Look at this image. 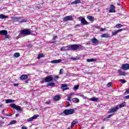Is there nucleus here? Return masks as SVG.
Masks as SVG:
<instances>
[{"instance_id": "f257e3e1", "label": "nucleus", "mask_w": 129, "mask_h": 129, "mask_svg": "<svg viewBox=\"0 0 129 129\" xmlns=\"http://www.w3.org/2000/svg\"><path fill=\"white\" fill-rule=\"evenodd\" d=\"M31 33H32V31L30 29H23L21 31V33L19 35L18 37L21 38L24 36H29V35H31Z\"/></svg>"}, {"instance_id": "f03ea898", "label": "nucleus", "mask_w": 129, "mask_h": 129, "mask_svg": "<svg viewBox=\"0 0 129 129\" xmlns=\"http://www.w3.org/2000/svg\"><path fill=\"white\" fill-rule=\"evenodd\" d=\"M56 81L55 79H53L52 75L48 76L43 79L41 81L40 83H44V82H50V81Z\"/></svg>"}, {"instance_id": "7ed1b4c3", "label": "nucleus", "mask_w": 129, "mask_h": 129, "mask_svg": "<svg viewBox=\"0 0 129 129\" xmlns=\"http://www.w3.org/2000/svg\"><path fill=\"white\" fill-rule=\"evenodd\" d=\"M75 112L74 109H66L63 111V113L66 115H69V114H73Z\"/></svg>"}, {"instance_id": "20e7f679", "label": "nucleus", "mask_w": 129, "mask_h": 129, "mask_svg": "<svg viewBox=\"0 0 129 129\" xmlns=\"http://www.w3.org/2000/svg\"><path fill=\"white\" fill-rule=\"evenodd\" d=\"M10 106L12 107V108H15L16 110H18L19 112L22 111V107L21 106L17 105L16 104L12 103L10 104Z\"/></svg>"}, {"instance_id": "39448f33", "label": "nucleus", "mask_w": 129, "mask_h": 129, "mask_svg": "<svg viewBox=\"0 0 129 129\" xmlns=\"http://www.w3.org/2000/svg\"><path fill=\"white\" fill-rule=\"evenodd\" d=\"M69 51H76L78 50V44H72L69 45Z\"/></svg>"}, {"instance_id": "423d86ee", "label": "nucleus", "mask_w": 129, "mask_h": 129, "mask_svg": "<svg viewBox=\"0 0 129 129\" xmlns=\"http://www.w3.org/2000/svg\"><path fill=\"white\" fill-rule=\"evenodd\" d=\"M73 20V17L72 16H68L64 17L63 19V22H67L68 21H72Z\"/></svg>"}, {"instance_id": "0eeeda50", "label": "nucleus", "mask_w": 129, "mask_h": 129, "mask_svg": "<svg viewBox=\"0 0 129 129\" xmlns=\"http://www.w3.org/2000/svg\"><path fill=\"white\" fill-rule=\"evenodd\" d=\"M81 18V23L82 24L83 26H85V25H89V23L86 21L85 20V18L83 17H80Z\"/></svg>"}, {"instance_id": "6e6552de", "label": "nucleus", "mask_w": 129, "mask_h": 129, "mask_svg": "<svg viewBox=\"0 0 129 129\" xmlns=\"http://www.w3.org/2000/svg\"><path fill=\"white\" fill-rule=\"evenodd\" d=\"M122 70L126 71L129 70V63H124L122 65Z\"/></svg>"}, {"instance_id": "1a4fd4ad", "label": "nucleus", "mask_w": 129, "mask_h": 129, "mask_svg": "<svg viewBox=\"0 0 129 129\" xmlns=\"http://www.w3.org/2000/svg\"><path fill=\"white\" fill-rule=\"evenodd\" d=\"M37 117H39V114H35L33 116L27 119V121H32L34 119H36Z\"/></svg>"}, {"instance_id": "9d476101", "label": "nucleus", "mask_w": 129, "mask_h": 129, "mask_svg": "<svg viewBox=\"0 0 129 129\" xmlns=\"http://www.w3.org/2000/svg\"><path fill=\"white\" fill-rule=\"evenodd\" d=\"M68 86V85L67 84H61L60 88H63L62 91H65L66 90H68V89H69V88L67 87Z\"/></svg>"}, {"instance_id": "9b49d317", "label": "nucleus", "mask_w": 129, "mask_h": 129, "mask_svg": "<svg viewBox=\"0 0 129 129\" xmlns=\"http://www.w3.org/2000/svg\"><path fill=\"white\" fill-rule=\"evenodd\" d=\"M122 31H123V29H122L115 30L114 32H112V35L115 36V35H117L118 33H120V32H122Z\"/></svg>"}, {"instance_id": "f8f14e48", "label": "nucleus", "mask_w": 129, "mask_h": 129, "mask_svg": "<svg viewBox=\"0 0 129 129\" xmlns=\"http://www.w3.org/2000/svg\"><path fill=\"white\" fill-rule=\"evenodd\" d=\"M109 13H115V7L113 5H110Z\"/></svg>"}, {"instance_id": "ddd939ff", "label": "nucleus", "mask_w": 129, "mask_h": 129, "mask_svg": "<svg viewBox=\"0 0 129 129\" xmlns=\"http://www.w3.org/2000/svg\"><path fill=\"white\" fill-rule=\"evenodd\" d=\"M92 43H93V44H94L95 45H98V44H99V41H98V40H97V39L95 38H93L92 39Z\"/></svg>"}, {"instance_id": "4468645a", "label": "nucleus", "mask_w": 129, "mask_h": 129, "mask_svg": "<svg viewBox=\"0 0 129 129\" xmlns=\"http://www.w3.org/2000/svg\"><path fill=\"white\" fill-rule=\"evenodd\" d=\"M0 35L1 36H7L8 35V31L6 30H0Z\"/></svg>"}, {"instance_id": "2eb2a0df", "label": "nucleus", "mask_w": 129, "mask_h": 129, "mask_svg": "<svg viewBox=\"0 0 129 129\" xmlns=\"http://www.w3.org/2000/svg\"><path fill=\"white\" fill-rule=\"evenodd\" d=\"M62 60L61 59H55V60H53L50 61V63L52 64H57L58 63H60V62Z\"/></svg>"}, {"instance_id": "dca6fc26", "label": "nucleus", "mask_w": 129, "mask_h": 129, "mask_svg": "<svg viewBox=\"0 0 129 129\" xmlns=\"http://www.w3.org/2000/svg\"><path fill=\"white\" fill-rule=\"evenodd\" d=\"M118 110V107L113 108L110 109L109 113H113V112H115V111H117Z\"/></svg>"}, {"instance_id": "f3484780", "label": "nucleus", "mask_w": 129, "mask_h": 129, "mask_svg": "<svg viewBox=\"0 0 129 129\" xmlns=\"http://www.w3.org/2000/svg\"><path fill=\"white\" fill-rule=\"evenodd\" d=\"M60 51H69V45L67 46H64L60 49Z\"/></svg>"}, {"instance_id": "a211bd4d", "label": "nucleus", "mask_w": 129, "mask_h": 129, "mask_svg": "<svg viewBox=\"0 0 129 129\" xmlns=\"http://www.w3.org/2000/svg\"><path fill=\"white\" fill-rule=\"evenodd\" d=\"M21 80H26V79H28V75H22L20 77Z\"/></svg>"}, {"instance_id": "6ab92c4d", "label": "nucleus", "mask_w": 129, "mask_h": 129, "mask_svg": "<svg viewBox=\"0 0 129 129\" xmlns=\"http://www.w3.org/2000/svg\"><path fill=\"white\" fill-rule=\"evenodd\" d=\"M5 101L6 103H14V102H15V100L10 99H6Z\"/></svg>"}, {"instance_id": "aec40b11", "label": "nucleus", "mask_w": 129, "mask_h": 129, "mask_svg": "<svg viewBox=\"0 0 129 129\" xmlns=\"http://www.w3.org/2000/svg\"><path fill=\"white\" fill-rule=\"evenodd\" d=\"M22 17H14V21H16V22H20L21 20H22Z\"/></svg>"}, {"instance_id": "412c9836", "label": "nucleus", "mask_w": 129, "mask_h": 129, "mask_svg": "<svg viewBox=\"0 0 129 129\" xmlns=\"http://www.w3.org/2000/svg\"><path fill=\"white\" fill-rule=\"evenodd\" d=\"M9 18V16L5 15L4 14H0V19H2L3 20L5 19H8Z\"/></svg>"}, {"instance_id": "4be33fe9", "label": "nucleus", "mask_w": 129, "mask_h": 129, "mask_svg": "<svg viewBox=\"0 0 129 129\" xmlns=\"http://www.w3.org/2000/svg\"><path fill=\"white\" fill-rule=\"evenodd\" d=\"M80 3H81L80 0H76L71 3V5H77V4H80Z\"/></svg>"}, {"instance_id": "5701e85b", "label": "nucleus", "mask_w": 129, "mask_h": 129, "mask_svg": "<svg viewBox=\"0 0 129 129\" xmlns=\"http://www.w3.org/2000/svg\"><path fill=\"white\" fill-rule=\"evenodd\" d=\"M60 99V96L56 95L54 97L53 99V101H58Z\"/></svg>"}, {"instance_id": "b1692460", "label": "nucleus", "mask_w": 129, "mask_h": 129, "mask_svg": "<svg viewBox=\"0 0 129 129\" xmlns=\"http://www.w3.org/2000/svg\"><path fill=\"white\" fill-rule=\"evenodd\" d=\"M87 19L89 20L91 22H94V17L91 16H88Z\"/></svg>"}, {"instance_id": "393cba45", "label": "nucleus", "mask_w": 129, "mask_h": 129, "mask_svg": "<svg viewBox=\"0 0 129 129\" xmlns=\"http://www.w3.org/2000/svg\"><path fill=\"white\" fill-rule=\"evenodd\" d=\"M96 61H97L96 58H90L87 59V62H95Z\"/></svg>"}, {"instance_id": "a878e982", "label": "nucleus", "mask_w": 129, "mask_h": 129, "mask_svg": "<svg viewBox=\"0 0 129 129\" xmlns=\"http://www.w3.org/2000/svg\"><path fill=\"white\" fill-rule=\"evenodd\" d=\"M72 100L73 102H74V103H78V102H79V99L77 98H73Z\"/></svg>"}, {"instance_id": "bb28decb", "label": "nucleus", "mask_w": 129, "mask_h": 129, "mask_svg": "<svg viewBox=\"0 0 129 129\" xmlns=\"http://www.w3.org/2000/svg\"><path fill=\"white\" fill-rule=\"evenodd\" d=\"M77 123H78V121H73L72 122V123H71V127H73L74 126V125L76 124Z\"/></svg>"}, {"instance_id": "cd10ccee", "label": "nucleus", "mask_w": 129, "mask_h": 129, "mask_svg": "<svg viewBox=\"0 0 129 129\" xmlns=\"http://www.w3.org/2000/svg\"><path fill=\"white\" fill-rule=\"evenodd\" d=\"M102 38H109V35L107 33L103 34L101 35Z\"/></svg>"}, {"instance_id": "c85d7f7f", "label": "nucleus", "mask_w": 129, "mask_h": 129, "mask_svg": "<svg viewBox=\"0 0 129 129\" xmlns=\"http://www.w3.org/2000/svg\"><path fill=\"white\" fill-rule=\"evenodd\" d=\"M78 49L79 50H84V49H85V47L82 45H78Z\"/></svg>"}, {"instance_id": "c756f323", "label": "nucleus", "mask_w": 129, "mask_h": 129, "mask_svg": "<svg viewBox=\"0 0 129 129\" xmlns=\"http://www.w3.org/2000/svg\"><path fill=\"white\" fill-rule=\"evenodd\" d=\"M119 74L120 76H125V74L124 72L119 71H118Z\"/></svg>"}, {"instance_id": "7c9ffc66", "label": "nucleus", "mask_w": 129, "mask_h": 129, "mask_svg": "<svg viewBox=\"0 0 129 129\" xmlns=\"http://www.w3.org/2000/svg\"><path fill=\"white\" fill-rule=\"evenodd\" d=\"M45 55H44V53H40L38 54V56H37V59H39L40 58H43Z\"/></svg>"}, {"instance_id": "2f4dec72", "label": "nucleus", "mask_w": 129, "mask_h": 129, "mask_svg": "<svg viewBox=\"0 0 129 129\" xmlns=\"http://www.w3.org/2000/svg\"><path fill=\"white\" fill-rule=\"evenodd\" d=\"M90 100H91V101H98V98L93 97L90 98Z\"/></svg>"}, {"instance_id": "473e14b6", "label": "nucleus", "mask_w": 129, "mask_h": 129, "mask_svg": "<svg viewBox=\"0 0 129 129\" xmlns=\"http://www.w3.org/2000/svg\"><path fill=\"white\" fill-rule=\"evenodd\" d=\"M123 27V25L120 24H118L116 25L115 27L117 28V29H119V28H121Z\"/></svg>"}, {"instance_id": "72a5a7b5", "label": "nucleus", "mask_w": 129, "mask_h": 129, "mask_svg": "<svg viewBox=\"0 0 129 129\" xmlns=\"http://www.w3.org/2000/svg\"><path fill=\"white\" fill-rule=\"evenodd\" d=\"M47 87L51 86V87H54L55 86V83H50L48 84H47Z\"/></svg>"}, {"instance_id": "f704fd0d", "label": "nucleus", "mask_w": 129, "mask_h": 129, "mask_svg": "<svg viewBox=\"0 0 129 129\" xmlns=\"http://www.w3.org/2000/svg\"><path fill=\"white\" fill-rule=\"evenodd\" d=\"M14 57H15L16 58H18V57L20 56V53L19 52H16L14 54Z\"/></svg>"}, {"instance_id": "c9c22d12", "label": "nucleus", "mask_w": 129, "mask_h": 129, "mask_svg": "<svg viewBox=\"0 0 129 129\" xmlns=\"http://www.w3.org/2000/svg\"><path fill=\"white\" fill-rule=\"evenodd\" d=\"M125 106V103H122L121 104L119 105V108H121V107H123L124 106Z\"/></svg>"}, {"instance_id": "e433bc0d", "label": "nucleus", "mask_w": 129, "mask_h": 129, "mask_svg": "<svg viewBox=\"0 0 129 129\" xmlns=\"http://www.w3.org/2000/svg\"><path fill=\"white\" fill-rule=\"evenodd\" d=\"M28 21V20L27 19H23L22 20H20V24H23V23H26V22H27Z\"/></svg>"}, {"instance_id": "4c0bfd02", "label": "nucleus", "mask_w": 129, "mask_h": 129, "mask_svg": "<svg viewBox=\"0 0 129 129\" xmlns=\"http://www.w3.org/2000/svg\"><path fill=\"white\" fill-rule=\"evenodd\" d=\"M78 88H79V85H75L74 87V90H77V89H78Z\"/></svg>"}, {"instance_id": "58836bf2", "label": "nucleus", "mask_w": 129, "mask_h": 129, "mask_svg": "<svg viewBox=\"0 0 129 129\" xmlns=\"http://www.w3.org/2000/svg\"><path fill=\"white\" fill-rule=\"evenodd\" d=\"M119 81L120 82H121V83H122L123 84H124V83H125L126 82V81H125V80H122V79H120L119 80Z\"/></svg>"}, {"instance_id": "ea45409f", "label": "nucleus", "mask_w": 129, "mask_h": 129, "mask_svg": "<svg viewBox=\"0 0 129 129\" xmlns=\"http://www.w3.org/2000/svg\"><path fill=\"white\" fill-rule=\"evenodd\" d=\"M16 122H17V121L16 120H13L10 122V124H14V123H16Z\"/></svg>"}, {"instance_id": "a19ab883", "label": "nucleus", "mask_w": 129, "mask_h": 129, "mask_svg": "<svg viewBox=\"0 0 129 129\" xmlns=\"http://www.w3.org/2000/svg\"><path fill=\"white\" fill-rule=\"evenodd\" d=\"M80 96H81L82 97H83V98L84 99H86V98H87V97H86V96H85L84 95H80Z\"/></svg>"}, {"instance_id": "79ce46f5", "label": "nucleus", "mask_w": 129, "mask_h": 129, "mask_svg": "<svg viewBox=\"0 0 129 129\" xmlns=\"http://www.w3.org/2000/svg\"><path fill=\"white\" fill-rule=\"evenodd\" d=\"M111 84H112V83L109 82V83L107 84V85L108 87H110V86H111Z\"/></svg>"}, {"instance_id": "37998d69", "label": "nucleus", "mask_w": 129, "mask_h": 129, "mask_svg": "<svg viewBox=\"0 0 129 129\" xmlns=\"http://www.w3.org/2000/svg\"><path fill=\"white\" fill-rule=\"evenodd\" d=\"M64 72V70L63 69H61L60 70V72L59 73V74H61V73H63Z\"/></svg>"}, {"instance_id": "c03bdc74", "label": "nucleus", "mask_w": 129, "mask_h": 129, "mask_svg": "<svg viewBox=\"0 0 129 129\" xmlns=\"http://www.w3.org/2000/svg\"><path fill=\"white\" fill-rule=\"evenodd\" d=\"M72 60H74L75 61H76V60H78V58H77V57H72Z\"/></svg>"}, {"instance_id": "a18cd8bd", "label": "nucleus", "mask_w": 129, "mask_h": 129, "mask_svg": "<svg viewBox=\"0 0 129 129\" xmlns=\"http://www.w3.org/2000/svg\"><path fill=\"white\" fill-rule=\"evenodd\" d=\"M100 32H103L105 31V28H100Z\"/></svg>"}, {"instance_id": "49530a36", "label": "nucleus", "mask_w": 129, "mask_h": 129, "mask_svg": "<svg viewBox=\"0 0 129 129\" xmlns=\"http://www.w3.org/2000/svg\"><path fill=\"white\" fill-rule=\"evenodd\" d=\"M125 94H128L129 93V89L128 90H127L125 92Z\"/></svg>"}, {"instance_id": "de8ad7c7", "label": "nucleus", "mask_w": 129, "mask_h": 129, "mask_svg": "<svg viewBox=\"0 0 129 129\" xmlns=\"http://www.w3.org/2000/svg\"><path fill=\"white\" fill-rule=\"evenodd\" d=\"M68 100H69V101H71V96L68 97Z\"/></svg>"}, {"instance_id": "09e8293b", "label": "nucleus", "mask_w": 129, "mask_h": 129, "mask_svg": "<svg viewBox=\"0 0 129 129\" xmlns=\"http://www.w3.org/2000/svg\"><path fill=\"white\" fill-rule=\"evenodd\" d=\"M27 47L28 48H32V47H33V46L31 44H29L27 45Z\"/></svg>"}, {"instance_id": "8fccbe9b", "label": "nucleus", "mask_w": 129, "mask_h": 129, "mask_svg": "<svg viewBox=\"0 0 129 129\" xmlns=\"http://www.w3.org/2000/svg\"><path fill=\"white\" fill-rule=\"evenodd\" d=\"M56 38H57V36H53L52 40H56Z\"/></svg>"}, {"instance_id": "3c124183", "label": "nucleus", "mask_w": 129, "mask_h": 129, "mask_svg": "<svg viewBox=\"0 0 129 129\" xmlns=\"http://www.w3.org/2000/svg\"><path fill=\"white\" fill-rule=\"evenodd\" d=\"M58 78H59V76H55L54 79H55V80H56V79H58Z\"/></svg>"}, {"instance_id": "603ef678", "label": "nucleus", "mask_w": 129, "mask_h": 129, "mask_svg": "<svg viewBox=\"0 0 129 129\" xmlns=\"http://www.w3.org/2000/svg\"><path fill=\"white\" fill-rule=\"evenodd\" d=\"M125 98H126V99H129V95L125 96Z\"/></svg>"}, {"instance_id": "864d4df0", "label": "nucleus", "mask_w": 129, "mask_h": 129, "mask_svg": "<svg viewBox=\"0 0 129 129\" xmlns=\"http://www.w3.org/2000/svg\"><path fill=\"white\" fill-rule=\"evenodd\" d=\"M14 86L15 87L19 86V84H14Z\"/></svg>"}, {"instance_id": "5fc2aeb1", "label": "nucleus", "mask_w": 129, "mask_h": 129, "mask_svg": "<svg viewBox=\"0 0 129 129\" xmlns=\"http://www.w3.org/2000/svg\"><path fill=\"white\" fill-rule=\"evenodd\" d=\"M112 116V114L109 115L107 116V118H109L110 117H111V116Z\"/></svg>"}, {"instance_id": "6e6d98bb", "label": "nucleus", "mask_w": 129, "mask_h": 129, "mask_svg": "<svg viewBox=\"0 0 129 129\" xmlns=\"http://www.w3.org/2000/svg\"><path fill=\"white\" fill-rule=\"evenodd\" d=\"M117 6H121V3H120V2L117 3Z\"/></svg>"}, {"instance_id": "4d7b16f0", "label": "nucleus", "mask_w": 129, "mask_h": 129, "mask_svg": "<svg viewBox=\"0 0 129 129\" xmlns=\"http://www.w3.org/2000/svg\"><path fill=\"white\" fill-rule=\"evenodd\" d=\"M21 128L22 129H27V127L23 126Z\"/></svg>"}, {"instance_id": "13d9d810", "label": "nucleus", "mask_w": 129, "mask_h": 129, "mask_svg": "<svg viewBox=\"0 0 129 129\" xmlns=\"http://www.w3.org/2000/svg\"><path fill=\"white\" fill-rule=\"evenodd\" d=\"M16 117H18V116H20V114H16Z\"/></svg>"}, {"instance_id": "bf43d9fd", "label": "nucleus", "mask_w": 129, "mask_h": 129, "mask_svg": "<svg viewBox=\"0 0 129 129\" xmlns=\"http://www.w3.org/2000/svg\"><path fill=\"white\" fill-rule=\"evenodd\" d=\"M67 106H70V103H69V102H68V105Z\"/></svg>"}, {"instance_id": "052dcab7", "label": "nucleus", "mask_w": 129, "mask_h": 129, "mask_svg": "<svg viewBox=\"0 0 129 129\" xmlns=\"http://www.w3.org/2000/svg\"><path fill=\"white\" fill-rule=\"evenodd\" d=\"M5 38H9V35H8V34L5 35Z\"/></svg>"}, {"instance_id": "680f3d73", "label": "nucleus", "mask_w": 129, "mask_h": 129, "mask_svg": "<svg viewBox=\"0 0 129 129\" xmlns=\"http://www.w3.org/2000/svg\"><path fill=\"white\" fill-rule=\"evenodd\" d=\"M50 103V102H49V101H47L46 102V104H49Z\"/></svg>"}, {"instance_id": "e2e57ef3", "label": "nucleus", "mask_w": 129, "mask_h": 129, "mask_svg": "<svg viewBox=\"0 0 129 129\" xmlns=\"http://www.w3.org/2000/svg\"><path fill=\"white\" fill-rule=\"evenodd\" d=\"M45 74H48L49 73L48 72H45Z\"/></svg>"}, {"instance_id": "0e129e2a", "label": "nucleus", "mask_w": 129, "mask_h": 129, "mask_svg": "<svg viewBox=\"0 0 129 129\" xmlns=\"http://www.w3.org/2000/svg\"><path fill=\"white\" fill-rule=\"evenodd\" d=\"M52 44H55V41H52V42H51Z\"/></svg>"}, {"instance_id": "69168bd1", "label": "nucleus", "mask_w": 129, "mask_h": 129, "mask_svg": "<svg viewBox=\"0 0 129 129\" xmlns=\"http://www.w3.org/2000/svg\"><path fill=\"white\" fill-rule=\"evenodd\" d=\"M77 27H80V25H77Z\"/></svg>"}, {"instance_id": "338daca9", "label": "nucleus", "mask_w": 129, "mask_h": 129, "mask_svg": "<svg viewBox=\"0 0 129 129\" xmlns=\"http://www.w3.org/2000/svg\"><path fill=\"white\" fill-rule=\"evenodd\" d=\"M89 43H86V45H89Z\"/></svg>"}, {"instance_id": "774afa93", "label": "nucleus", "mask_w": 129, "mask_h": 129, "mask_svg": "<svg viewBox=\"0 0 129 129\" xmlns=\"http://www.w3.org/2000/svg\"><path fill=\"white\" fill-rule=\"evenodd\" d=\"M71 96H72V93L70 94Z\"/></svg>"}]
</instances>
